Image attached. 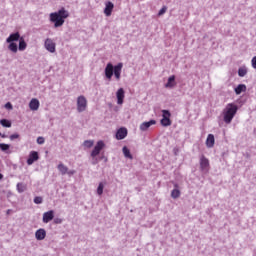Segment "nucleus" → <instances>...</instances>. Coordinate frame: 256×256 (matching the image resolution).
<instances>
[{
	"instance_id": "obj_1",
	"label": "nucleus",
	"mask_w": 256,
	"mask_h": 256,
	"mask_svg": "<svg viewBox=\"0 0 256 256\" xmlns=\"http://www.w3.org/2000/svg\"><path fill=\"white\" fill-rule=\"evenodd\" d=\"M238 110H239V107L237 106V104L229 103L226 105V107L223 109V112H222L223 121L224 123H226V125H230L235 115H237Z\"/></svg>"
},
{
	"instance_id": "obj_2",
	"label": "nucleus",
	"mask_w": 256,
	"mask_h": 256,
	"mask_svg": "<svg viewBox=\"0 0 256 256\" xmlns=\"http://www.w3.org/2000/svg\"><path fill=\"white\" fill-rule=\"evenodd\" d=\"M69 17V12L65 8L60 9L58 12L50 14V21L54 23V27H61L65 23V19Z\"/></svg>"
},
{
	"instance_id": "obj_3",
	"label": "nucleus",
	"mask_w": 256,
	"mask_h": 256,
	"mask_svg": "<svg viewBox=\"0 0 256 256\" xmlns=\"http://www.w3.org/2000/svg\"><path fill=\"white\" fill-rule=\"evenodd\" d=\"M87 109V99L85 96H79L77 99V111L83 113Z\"/></svg>"
},
{
	"instance_id": "obj_4",
	"label": "nucleus",
	"mask_w": 256,
	"mask_h": 256,
	"mask_svg": "<svg viewBox=\"0 0 256 256\" xmlns=\"http://www.w3.org/2000/svg\"><path fill=\"white\" fill-rule=\"evenodd\" d=\"M200 169L202 173H209V159L205 156L200 157Z\"/></svg>"
},
{
	"instance_id": "obj_5",
	"label": "nucleus",
	"mask_w": 256,
	"mask_h": 256,
	"mask_svg": "<svg viewBox=\"0 0 256 256\" xmlns=\"http://www.w3.org/2000/svg\"><path fill=\"white\" fill-rule=\"evenodd\" d=\"M44 47H45L46 51H49V53H55V51H56V45H55L54 41L50 38L45 40Z\"/></svg>"
},
{
	"instance_id": "obj_6",
	"label": "nucleus",
	"mask_w": 256,
	"mask_h": 256,
	"mask_svg": "<svg viewBox=\"0 0 256 256\" xmlns=\"http://www.w3.org/2000/svg\"><path fill=\"white\" fill-rule=\"evenodd\" d=\"M104 73H105L106 79H108V81H111V79L113 78V73H114V66L112 63H108L106 65Z\"/></svg>"
},
{
	"instance_id": "obj_7",
	"label": "nucleus",
	"mask_w": 256,
	"mask_h": 256,
	"mask_svg": "<svg viewBox=\"0 0 256 256\" xmlns=\"http://www.w3.org/2000/svg\"><path fill=\"white\" fill-rule=\"evenodd\" d=\"M105 147V143L103 141H98L96 146L91 152V157H97L101 153V150Z\"/></svg>"
},
{
	"instance_id": "obj_8",
	"label": "nucleus",
	"mask_w": 256,
	"mask_h": 256,
	"mask_svg": "<svg viewBox=\"0 0 256 256\" xmlns=\"http://www.w3.org/2000/svg\"><path fill=\"white\" fill-rule=\"evenodd\" d=\"M153 125H157V121L150 120L148 122H143L140 124L139 129L140 131H149V128L153 127Z\"/></svg>"
},
{
	"instance_id": "obj_9",
	"label": "nucleus",
	"mask_w": 256,
	"mask_h": 256,
	"mask_svg": "<svg viewBox=\"0 0 256 256\" xmlns=\"http://www.w3.org/2000/svg\"><path fill=\"white\" fill-rule=\"evenodd\" d=\"M34 161H39V153L37 151H31L27 159V165H33Z\"/></svg>"
},
{
	"instance_id": "obj_10",
	"label": "nucleus",
	"mask_w": 256,
	"mask_h": 256,
	"mask_svg": "<svg viewBox=\"0 0 256 256\" xmlns=\"http://www.w3.org/2000/svg\"><path fill=\"white\" fill-rule=\"evenodd\" d=\"M54 217H55V211L50 210L43 214L42 221L43 223H49V221H53Z\"/></svg>"
},
{
	"instance_id": "obj_11",
	"label": "nucleus",
	"mask_w": 256,
	"mask_h": 256,
	"mask_svg": "<svg viewBox=\"0 0 256 256\" xmlns=\"http://www.w3.org/2000/svg\"><path fill=\"white\" fill-rule=\"evenodd\" d=\"M122 69H123V63H118L116 66H114V73L113 74L116 78V81H120Z\"/></svg>"
},
{
	"instance_id": "obj_12",
	"label": "nucleus",
	"mask_w": 256,
	"mask_h": 256,
	"mask_svg": "<svg viewBox=\"0 0 256 256\" xmlns=\"http://www.w3.org/2000/svg\"><path fill=\"white\" fill-rule=\"evenodd\" d=\"M116 97L118 105H123V99H125V90H123V88L118 89Z\"/></svg>"
},
{
	"instance_id": "obj_13",
	"label": "nucleus",
	"mask_w": 256,
	"mask_h": 256,
	"mask_svg": "<svg viewBox=\"0 0 256 256\" xmlns=\"http://www.w3.org/2000/svg\"><path fill=\"white\" fill-rule=\"evenodd\" d=\"M35 237H36L37 241H43V239H45V237H47V232L45 231V229H39L36 231Z\"/></svg>"
},
{
	"instance_id": "obj_14",
	"label": "nucleus",
	"mask_w": 256,
	"mask_h": 256,
	"mask_svg": "<svg viewBox=\"0 0 256 256\" xmlns=\"http://www.w3.org/2000/svg\"><path fill=\"white\" fill-rule=\"evenodd\" d=\"M115 7V5L112 4V2H107L105 9H104V13L106 15V17H111V13H113V8Z\"/></svg>"
},
{
	"instance_id": "obj_15",
	"label": "nucleus",
	"mask_w": 256,
	"mask_h": 256,
	"mask_svg": "<svg viewBox=\"0 0 256 256\" xmlns=\"http://www.w3.org/2000/svg\"><path fill=\"white\" fill-rule=\"evenodd\" d=\"M21 35H19V32L12 33L10 36L6 39V43H15V41L20 40Z\"/></svg>"
},
{
	"instance_id": "obj_16",
	"label": "nucleus",
	"mask_w": 256,
	"mask_h": 256,
	"mask_svg": "<svg viewBox=\"0 0 256 256\" xmlns=\"http://www.w3.org/2000/svg\"><path fill=\"white\" fill-rule=\"evenodd\" d=\"M177 83L175 82V75H172L168 78L167 83L165 84L166 89H173Z\"/></svg>"
},
{
	"instance_id": "obj_17",
	"label": "nucleus",
	"mask_w": 256,
	"mask_h": 256,
	"mask_svg": "<svg viewBox=\"0 0 256 256\" xmlns=\"http://www.w3.org/2000/svg\"><path fill=\"white\" fill-rule=\"evenodd\" d=\"M127 137V130L125 128H120L116 133V139L121 141Z\"/></svg>"
},
{
	"instance_id": "obj_18",
	"label": "nucleus",
	"mask_w": 256,
	"mask_h": 256,
	"mask_svg": "<svg viewBox=\"0 0 256 256\" xmlns=\"http://www.w3.org/2000/svg\"><path fill=\"white\" fill-rule=\"evenodd\" d=\"M39 100L36 98H33L30 103H29V108L31 109V111H37L39 109Z\"/></svg>"
},
{
	"instance_id": "obj_19",
	"label": "nucleus",
	"mask_w": 256,
	"mask_h": 256,
	"mask_svg": "<svg viewBox=\"0 0 256 256\" xmlns=\"http://www.w3.org/2000/svg\"><path fill=\"white\" fill-rule=\"evenodd\" d=\"M207 147H213L215 145V136L213 134H209L206 140Z\"/></svg>"
},
{
	"instance_id": "obj_20",
	"label": "nucleus",
	"mask_w": 256,
	"mask_h": 256,
	"mask_svg": "<svg viewBox=\"0 0 256 256\" xmlns=\"http://www.w3.org/2000/svg\"><path fill=\"white\" fill-rule=\"evenodd\" d=\"M16 189H17L18 193H25V191H27V184L19 182L16 185Z\"/></svg>"
},
{
	"instance_id": "obj_21",
	"label": "nucleus",
	"mask_w": 256,
	"mask_h": 256,
	"mask_svg": "<svg viewBox=\"0 0 256 256\" xmlns=\"http://www.w3.org/2000/svg\"><path fill=\"white\" fill-rule=\"evenodd\" d=\"M247 86H245V84H239L236 88H235V93L236 95H241V93H243V91H246Z\"/></svg>"
},
{
	"instance_id": "obj_22",
	"label": "nucleus",
	"mask_w": 256,
	"mask_h": 256,
	"mask_svg": "<svg viewBox=\"0 0 256 256\" xmlns=\"http://www.w3.org/2000/svg\"><path fill=\"white\" fill-rule=\"evenodd\" d=\"M122 152L126 159H133V155H131V151L129 150V148H127V146L123 147Z\"/></svg>"
},
{
	"instance_id": "obj_23",
	"label": "nucleus",
	"mask_w": 256,
	"mask_h": 256,
	"mask_svg": "<svg viewBox=\"0 0 256 256\" xmlns=\"http://www.w3.org/2000/svg\"><path fill=\"white\" fill-rule=\"evenodd\" d=\"M7 43H9L8 49L10 51H12V53H17V51L19 49L18 46H17V43H15V42H7Z\"/></svg>"
},
{
	"instance_id": "obj_24",
	"label": "nucleus",
	"mask_w": 256,
	"mask_h": 256,
	"mask_svg": "<svg viewBox=\"0 0 256 256\" xmlns=\"http://www.w3.org/2000/svg\"><path fill=\"white\" fill-rule=\"evenodd\" d=\"M19 51H25L27 49V43L23 38L19 39V46H18Z\"/></svg>"
},
{
	"instance_id": "obj_25",
	"label": "nucleus",
	"mask_w": 256,
	"mask_h": 256,
	"mask_svg": "<svg viewBox=\"0 0 256 256\" xmlns=\"http://www.w3.org/2000/svg\"><path fill=\"white\" fill-rule=\"evenodd\" d=\"M58 171L61 173V175H67V171H69V168H67V166H65L64 164H59Z\"/></svg>"
},
{
	"instance_id": "obj_26",
	"label": "nucleus",
	"mask_w": 256,
	"mask_h": 256,
	"mask_svg": "<svg viewBox=\"0 0 256 256\" xmlns=\"http://www.w3.org/2000/svg\"><path fill=\"white\" fill-rule=\"evenodd\" d=\"M179 197H181V191H179V189H177V188L173 189L171 192V198L179 199Z\"/></svg>"
},
{
	"instance_id": "obj_27",
	"label": "nucleus",
	"mask_w": 256,
	"mask_h": 256,
	"mask_svg": "<svg viewBox=\"0 0 256 256\" xmlns=\"http://www.w3.org/2000/svg\"><path fill=\"white\" fill-rule=\"evenodd\" d=\"M94 143L95 142L93 140H85L83 142V147H84V149H91V147H93Z\"/></svg>"
},
{
	"instance_id": "obj_28",
	"label": "nucleus",
	"mask_w": 256,
	"mask_h": 256,
	"mask_svg": "<svg viewBox=\"0 0 256 256\" xmlns=\"http://www.w3.org/2000/svg\"><path fill=\"white\" fill-rule=\"evenodd\" d=\"M105 182H100L97 188V195L101 196L103 195V189H105Z\"/></svg>"
},
{
	"instance_id": "obj_29",
	"label": "nucleus",
	"mask_w": 256,
	"mask_h": 256,
	"mask_svg": "<svg viewBox=\"0 0 256 256\" xmlns=\"http://www.w3.org/2000/svg\"><path fill=\"white\" fill-rule=\"evenodd\" d=\"M161 125L163 127H169L171 125V119L170 118H162Z\"/></svg>"
},
{
	"instance_id": "obj_30",
	"label": "nucleus",
	"mask_w": 256,
	"mask_h": 256,
	"mask_svg": "<svg viewBox=\"0 0 256 256\" xmlns=\"http://www.w3.org/2000/svg\"><path fill=\"white\" fill-rule=\"evenodd\" d=\"M162 119H170L171 118V112L169 110H162Z\"/></svg>"
},
{
	"instance_id": "obj_31",
	"label": "nucleus",
	"mask_w": 256,
	"mask_h": 256,
	"mask_svg": "<svg viewBox=\"0 0 256 256\" xmlns=\"http://www.w3.org/2000/svg\"><path fill=\"white\" fill-rule=\"evenodd\" d=\"M0 124L2 125V127H11V122L7 119L0 120Z\"/></svg>"
},
{
	"instance_id": "obj_32",
	"label": "nucleus",
	"mask_w": 256,
	"mask_h": 256,
	"mask_svg": "<svg viewBox=\"0 0 256 256\" xmlns=\"http://www.w3.org/2000/svg\"><path fill=\"white\" fill-rule=\"evenodd\" d=\"M238 75H239V77H245L247 75V69L246 68H239Z\"/></svg>"
},
{
	"instance_id": "obj_33",
	"label": "nucleus",
	"mask_w": 256,
	"mask_h": 256,
	"mask_svg": "<svg viewBox=\"0 0 256 256\" xmlns=\"http://www.w3.org/2000/svg\"><path fill=\"white\" fill-rule=\"evenodd\" d=\"M11 145L5 144V143H0V149L1 151H9Z\"/></svg>"
},
{
	"instance_id": "obj_34",
	"label": "nucleus",
	"mask_w": 256,
	"mask_h": 256,
	"mask_svg": "<svg viewBox=\"0 0 256 256\" xmlns=\"http://www.w3.org/2000/svg\"><path fill=\"white\" fill-rule=\"evenodd\" d=\"M34 203H35L36 205H41V203H43V197H41V196H36V197L34 198Z\"/></svg>"
},
{
	"instance_id": "obj_35",
	"label": "nucleus",
	"mask_w": 256,
	"mask_h": 256,
	"mask_svg": "<svg viewBox=\"0 0 256 256\" xmlns=\"http://www.w3.org/2000/svg\"><path fill=\"white\" fill-rule=\"evenodd\" d=\"M165 13H167V7L164 6L159 12L158 15L159 17H161V15H165Z\"/></svg>"
},
{
	"instance_id": "obj_36",
	"label": "nucleus",
	"mask_w": 256,
	"mask_h": 256,
	"mask_svg": "<svg viewBox=\"0 0 256 256\" xmlns=\"http://www.w3.org/2000/svg\"><path fill=\"white\" fill-rule=\"evenodd\" d=\"M37 143H38V145H43L44 143H45V138H43V137H38L37 138Z\"/></svg>"
},
{
	"instance_id": "obj_37",
	"label": "nucleus",
	"mask_w": 256,
	"mask_h": 256,
	"mask_svg": "<svg viewBox=\"0 0 256 256\" xmlns=\"http://www.w3.org/2000/svg\"><path fill=\"white\" fill-rule=\"evenodd\" d=\"M15 139H19V134H12L10 135V140L15 141Z\"/></svg>"
},
{
	"instance_id": "obj_38",
	"label": "nucleus",
	"mask_w": 256,
	"mask_h": 256,
	"mask_svg": "<svg viewBox=\"0 0 256 256\" xmlns=\"http://www.w3.org/2000/svg\"><path fill=\"white\" fill-rule=\"evenodd\" d=\"M99 163V159H97V156L92 157V165H97Z\"/></svg>"
},
{
	"instance_id": "obj_39",
	"label": "nucleus",
	"mask_w": 256,
	"mask_h": 256,
	"mask_svg": "<svg viewBox=\"0 0 256 256\" xmlns=\"http://www.w3.org/2000/svg\"><path fill=\"white\" fill-rule=\"evenodd\" d=\"M5 108H6V109H13V105L11 104V102H7V103L5 104Z\"/></svg>"
},
{
	"instance_id": "obj_40",
	"label": "nucleus",
	"mask_w": 256,
	"mask_h": 256,
	"mask_svg": "<svg viewBox=\"0 0 256 256\" xmlns=\"http://www.w3.org/2000/svg\"><path fill=\"white\" fill-rule=\"evenodd\" d=\"M252 67L256 69V56L252 58Z\"/></svg>"
},
{
	"instance_id": "obj_41",
	"label": "nucleus",
	"mask_w": 256,
	"mask_h": 256,
	"mask_svg": "<svg viewBox=\"0 0 256 256\" xmlns=\"http://www.w3.org/2000/svg\"><path fill=\"white\" fill-rule=\"evenodd\" d=\"M66 174L71 177V175H75V170H67Z\"/></svg>"
},
{
	"instance_id": "obj_42",
	"label": "nucleus",
	"mask_w": 256,
	"mask_h": 256,
	"mask_svg": "<svg viewBox=\"0 0 256 256\" xmlns=\"http://www.w3.org/2000/svg\"><path fill=\"white\" fill-rule=\"evenodd\" d=\"M55 223H61V219H56Z\"/></svg>"
},
{
	"instance_id": "obj_43",
	"label": "nucleus",
	"mask_w": 256,
	"mask_h": 256,
	"mask_svg": "<svg viewBox=\"0 0 256 256\" xmlns=\"http://www.w3.org/2000/svg\"><path fill=\"white\" fill-rule=\"evenodd\" d=\"M0 137H2L3 139H5V137H7V135H5V134H1V136Z\"/></svg>"
},
{
	"instance_id": "obj_44",
	"label": "nucleus",
	"mask_w": 256,
	"mask_h": 256,
	"mask_svg": "<svg viewBox=\"0 0 256 256\" xmlns=\"http://www.w3.org/2000/svg\"><path fill=\"white\" fill-rule=\"evenodd\" d=\"M0 179H3V174L0 173Z\"/></svg>"
},
{
	"instance_id": "obj_45",
	"label": "nucleus",
	"mask_w": 256,
	"mask_h": 256,
	"mask_svg": "<svg viewBox=\"0 0 256 256\" xmlns=\"http://www.w3.org/2000/svg\"><path fill=\"white\" fill-rule=\"evenodd\" d=\"M9 213H11V210H7V215H9Z\"/></svg>"
},
{
	"instance_id": "obj_46",
	"label": "nucleus",
	"mask_w": 256,
	"mask_h": 256,
	"mask_svg": "<svg viewBox=\"0 0 256 256\" xmlns=\"http://www.w3.org/2000/svg\"><path fill=\"white\" fill-rule=\"evenodd\" d=\"M0 137H1V133H0Z\"/></svg>"
}]
</instances>
